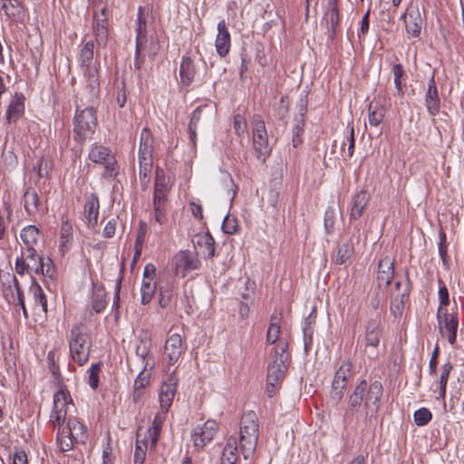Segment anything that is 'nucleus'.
<instances>
[{
    "instance_id": "43",
    "label": "nucleus",
    "mask_w": 464,
    "mask_h": 464,
    "mask_svg": "<svg viewBox=\"0 0 464 464\" xmlns=\"http://www.w3.org/2000/svg\"><path fill=\"white\" fill-rule=\"evenodd\" d=\"M30 292L34 295L35 304L40 305L43 311L47 313V298L36 279L31 282Z\"/></svg>"
},
{
    "instance_id": "5",
    "label": "nucleus",
    "mask_w": 464,
    "mask_h": 464,
    "mask_svg": "<svg viewBox=\"0 0 464 464\" xmlns=\"http://www.w3.org/2000/svg\"><path fill=\"white\" fill-rule=\"evenodd\" d=\"M154 139L148 128H143L140 138L138 152L139 178L142 190L148 188L153 166Z\"/></svg>"
},
{
    "instance_id": "35",
    "label": "nucleus",
    "mask_w": 464,
    "mask_h": 464,
    "mask_svg": "<svg viewBox=\"0 0 464 464\" xmlns=\"http://www.w3.org/2000/svg\"><path fill=\"white\" fill-rule=\"evenodd\" d=\"M354 253L353 244L351 241L344 242L337 247L336 254L333 256V262L336 265H345Z\"/></svg>"
},
{
    "instance_id": "53",
    "label": "nucleus",
    "mask_w": 464,
    "mask_h": 464,
    "mask_svg": "<svg viewBox=\"0 0 464 464\" xmlns=\"http://www.w3.org/2000/svg\"><path fill=\"white\" fill-rule=\"evenodd\" d=\"M93 34L99 46L104 47L108 43V27L103 24H93Z\"/></svg>"
},
{
    "instance_id": "1",
    "label": "nucleus",
    "mask_w": 464,
    "mask_h": 464,
    "mask_svg": "<svg viewBox=\"0 0 464 464\" xmlns=\"http://www.w3.org/2000/svg\"><path fill=\"white\" fill-rule=\"evenodd\" d=\"M382 394L383 387L379 381L368 384L366 380H360L347 396L344 420L353 418L363 405L364 421L372 424L376 420Z\"/></svg>"
},
{
    "instance_id": "45",
    "label": "nucleus",
    "mask_w": 464,
    "mask_h": 464,
    "mask_svg": "<svg viewBox=\"0 0 464 464\" xmlns=\"http://www.w3.org/2000/svg\"><path fill=\"white\" fill-rule=\"evenodd\" d=\"M107 305L106 293L103 288L94 290L92 297V307L95 313H102Z\"/></svg>"
},
{
    "instance_id": "36",
    "label": "nucleus",
    "mask_w": 464,
    "mask_h": 464,
    "mask_svg": "<svg viewBox=\"0 0 464 464\" xmlns=\"http://www.w3.org/2000/svg\"><path fill=\"white\" fill-rule=\"evenodd\" d=\"M198 246L204 249L205 258H212L215 256V239L209 232L197 236L194 242Z\"/></svg>"
},
{
    "instance_id": "22",
    "label": "nucleus",
    "mask_w": 464,
    "mask_h": 464,
    "mask_svg": "<svg viewBox=\"0 0 464 464\" xmlns=\"http://www.w3.org/2000/svg\"><path fill=\"white\" fill-rule=\"evenodd\" d=\"M168 191V181L165 177L164 170L157 167L155 170L153 203L166 204Z\"/></svg>"
},
{
    "instance_id": "10",
    "label": "nucleus",
    "mask_w": 464,
    "mask_h": 464,
    "mask_svg": "<svg viewBox=\"0 0 464 464\" xmlns=\"http://www.w3.org/2000/svg\"><path fill=\"white\" fill-rule=\"evenodd\" d=\"M86 343L87 337L82 332V325H73L69 336L70 356L80 366L84 365L89 360L90 347Z\"/></svg>"
},
{
    "instance_id": "23",
    "label": "nucleus",
    "mask_w": 464,
    "mask_h": 464,
    "mask_svg": "<svg viewBox=\"0 0 464 464\" xmlns=\"http://www.w3.org/2000/svg\"><path fill=\"white\" fill-rule=\"evenodd\" d=\"M100 203L96 194L87 197L84 204V216L89 227H95L98 224Z\"/></svg>"
},
{
    "instance_id": "31",
    "label": "nucleus",
    "mask_w": 464,
    "mask_h": 464,
    "mask_svg": "<svg viewBox=\"0 0 464 464\" xmlns=\"http://www.w3.org/2000/svg\"><path fill=\"white\" fill-rule=\"evenodd\" d=\"M369 195L366 191L361 190L358 192L353 200V206L351 208L350 218L351 219H358L362 217L368 202H369Z\"/></svg>"
},
{
    "instance_id": "63",
    "label": "nucleus",
    "mask_w": 464,
    "mask_h": 464,
    "mask_svg": "<svg viewBox=\"0 0 464 464\" xmlns=\"http://www.w3.org/2000/svg\"><path fill=\"white\" fill-rule=\"evenodd\" d=\"M93 24H103L105 27H108V14L107 8L103 6L100 12L94 11L93 15Z\"/></svg>"
},
{
    "instance_id": "18",
    "label": "nucleus",
    "mask_w": 464,
    "mask_h": 464,
    "mask_svg": "<svg viewBox=\"0 0 464 464\" xmlns=\"http://www.w3.org/2000/svg\"><path fill=\"white\" fill-rule=\"evenodd\" d=\"M401 20L404 21L405 29L408 34L412 37L420 35L422 27V18L420 9L417 5H411L401 16Z\"/></svg>"
},
{
    "instance_id": "57",
    "label": "nucleus",
    "mask_w": 464,
    "mask_h": 464,
    "mask_svg": "<svg viewBox=\"0 0 464 464\" xmlns=\"http://www.w3.org/2000/svg\"><path fill=\"white\" fill-rule=\"evenodd\" d=\"M324 225L327 234L333 233L334 229V210L328 207L324 212Z\"/></svg>"
},
{
    "instance_id": "60",
    "label": "nucleus",
    "mask_w": 464,
    "mask_h": 464,
    "mask_svg": "<svg viewBox=\"0 0 464 464\" xmlns=\"http://www.w3.org/2000/svg\"><path fill=\"white\" fill-rule=\"evenodd\" d=\"M160 431L149 428L142 440H145L150 449H154L158 443Z\"/></svg>"
},
{
    "instance_id": "54",
    "label": "nucleus",
    "mask_w": 464,
    "mask_h": 464,
    "mask_svg": "<svg viewBox=\"0 0 464 464\" xmlns=\"http://www.w3.org/2000/svg\"><path fill=\"white\" fill-rule=\"evenodd\" d=\"M136 34V46H144L147 43L146 23L142 21L140 14L137 19Z\"/></svg>"
},
{
    "instance_id": "46",
    "label": "nucleus",
    "mask_w": 464,
    "mask_h": 464,
    "mask_svg": "<svg viewBox=\"0 0 464 464\" xmlns=\"http://www.w3.org/2000/svg\"><path fill=\"white\" fill-rule=\"evenodd\" d=\"M140 435L137 434V441L134 450V464H143L146 457V451L148 450V443L145 440L140 439Z\"/></svg>"
},
{
    "instance_id": "42",
    "label": "nucleus",
    "mask_w": 464,
    "mask_h": 464,
    "mask_svg": "<svg viewBox=\"0 0 464 464\" xmlns=\"http://www.w3.org/2000/svg\"><path fill=\"white\" fill-rule=\"evenodd\" d=\"M325 19L327 24L329 25V29L332 31V34H334L339 24V14L337 3L335 0L329 1V6L328 11L325 14Z\"/></svg>"
},
{
    "instance_id": "40",
    "label": "nucleus",
    "mask_w": 464,
    "mask_h": 464,
    "mask_svg": "<svg viewBox=\"0 0 464 464\" xmlns=\"http://www.w3.org/2000/svg\"><path fill=\"white\" fill-rule=\"evenodd\" d=\"M38 235L39 229L35 226L29 225L24 227L21 230L20 237L25 246L24 248L34 247V245L37 243Z\"/></svg>"
},
{
    "instance_id": "4",
    "label": "nucleus",
    "mask_w": 464,
    "mask_h": 464,
    "mask_svg": "<svg viewBox=\"0 0 464 464\" xmlns=\"http://www.w3.org/2000/svg\"><path fill=\"white\" fill-rule=\"evenodd\" d=\"M259 420L254 411H247L241 416L239 423L240 451L244 459L250 458L257 446L259 438Z\"/></svg>"
},
{
    "instance_id": "56",
    "label": "nucleus",
    "mask_w": 464,
    "mask_h": 464,
    "mask_svg": "<svg viewBox=\"0 0 464 464\" xmlns=\"http://www.w3.org/2000/svg\"><path fill=\"white\" fill-rule=\"evenodd\" d=\"M312 324H313V321L309 317L305 318V320L303 324V334H304V343L305 348H307L309 345L312 344L313 334H314V329H313Z\"/></svg>"
},
{
    "instance_id": "26",
    "label": "nucleus",
    "mask_w": 464,
    "mask_h": 464,
    "mask_svg": "<svg viewBox=\"0 0 464 464\" xmlns=\"http://www.w3.org/2000/svg\"><path fill=\"white\" fill-rule=\"evenodd\" d=\"M158 288L159 304L162 308H166L173 297L175 288L174 279L170 277L166 280H159Z\"/></svg>"
},
{
    "instance_id": "33",
    "label": "nucleus",
    "mask_w": 464,
    "mask_h": 464,
    "mask_svg": "<svg viewBox=\"0 0 464 464\" xmlns=\"http://www.w3.org/2000/svg\"><path fill=\"white\" fill-rule=\"evenodd\" d=\"M24 205L26 213L29 216H35L39 211V197L35 189L32 187L26 188L24 194Z\"/></svg>"
},
{
    "instance_id": "48",
    "label": "nucleus",
    "mask_w": 464,
    "mask_h": 464,
    "mask_svg": "<svg viewBox=\"0 0 464 464\" xmlns=\"http://www.w3.org/2000/svg\"><path fill=\"white\" fill-rule=\"evenodd\" d=\"M305 121L303 118H295V124L292 128V143L295 148L298 147L302 142V135Z\"/></svg>"
},
{
    "instance_id": "11",
    "label": "nucleus",
    "mask_w": 464,
    "mask_h": 464,
    "mask_svg": "<svg viewBox=\"0 0 464 464\" xmlns=\"http://www.w3.org/2000/svg\"><path fill=\"white\" fill-rule=\"evenodd\" d=\"M88 158L94 163L104 167V176L115 178L119 173V166L111 150L99 143H93L89 150Z\"/></svg>"
},
{
    "instance_id": "50",
    "label": "nucleus",
    "mask_w": 464,
    "mask_h": 464,
    "mask_svg": "<svg viewBox=\"0 0 464 464\" xmlns=\"http://www.w3.org/2000/svg\"><path fill=\"white\" fill-rule=\"evenodd\" d=\"M102 371V362L92 363L88 369V384L93 390L97 389L100 381V372Z\"/></svg>"
},
{
    "instance_id": "17",
    "label": "nucleus",
    "mask_w": 464,
    "mask_h": 464,
    "mask_svg": "<svg viewBox=\"0 0 464 464\" xmlns=\"http://www.w3.org/2000/svg\"><path fill=\"white\" fill-rule=\"evenodd\" d=\"M179 378L175 372H172L161 385L159 400L160 409L163 412H167L173 402V399L177 392Z\"/></svg>"
},
{
    "instance_id": "3",
    "label": "nucleus",
    "mask_w": 464,
    "mask_h": 464,
    "mask_svg": "<svg viewBox=\"0 0 464 464\" xmlns=\"http://www.w3.org/2000/svg\"><path fill=\"white\" fill-rule=\"evenodd\" d=\"M288 344L285 341H279L275 347V353L267 365L266 393L273 397L280 387L287 371L286 361L289 357L287 353Z\"/></svg>"
},
{
    "instance_id": "20",
    "label": "nucleus",
    "mask_w": 464,
    "mask_h": 464,
    "mask_svg": "<svg viewBox=\"0 0 464 464\" xmlns=\"http://www.w3.org/2000/svg\"><path fill=\"white\" fill-rule=\"evenodd\" d=\"M218 34L215 40V48L219 57H226L231 48V36L225 20L218 23Z\"/></svg>"
},
{
    "instance_id": "34",
    "label": "nucleus",
    "mask_w": 464,
    "mask_h": 464,
    "mask_svg": "<svg viewBox=\"0 0 464 464\" xmlns=\"http://www.w3.org/2000/svg\"><path fill=\"white\" fill-rule=\"evenodd\" d=\"M1 8L12 20L17 21L23 17L24 7L20 0H2Z\"/></svg>"
},
{
    "instance_id": "37",
    "label": "nucleus",
    "mask_w": 464,
    "mask_h": 464,
    "mask_svg": "<svg viewBox=\"0 0 464 464\" xmlns=\"http://www.w3.org/2000/svg\"><path fill=\"white\" fill-rule=\"evenodd\" d=\"M392 72L394 76V85L396 88V92L394 95L402 98L404 95L403 88L405 87V71L403 69V66L401 63H395L392 65Z\"/></svg>"
},
{
    "instance_id": "8",
    "label": "nucleus",
    "mask_w": 464,
    "mask_h": 464,
    "mask_svg": "<svg viewBox=\"0 0 464 464\" xmlns=\"http://www.w3.org/2000/svg\"><path fill=\"white\" fill-rule=\"evenodd\" d=\"M96 111L93 107L76 110L73 118V138L77 142L83 143L92 139L97 127Z\"/></svg>"
},
{
    "instance_id": "29",
    "label": "nucleus",
    "mask_w": 464,
    "mask_h": 464,
    "mask_svg": "<svg viewBox=\"0 0 464 464\" xmlns=\"http://www.w3.org/2000/svg\"><path fill=\"white\" fill-rule=\"evenodd\" d=\"M238 459V448L236 437H229L223 449L220 464H237Z\"/></svg>"
},
{
    "instance_id": "61",
    "label": "nucleus",
    "mask_w": 464,
    "mask_h": 464,
    "mask_svg": "<svg viewBox=\"0 0 464 464\" xmlns=\"http://www.w3.org/2000/svg\"><path fill=\"white\" fill-rule=\"evenodd\" d=\"M48 162L44 159L41 158L37 160L36 164L34 166L33 170L37 173L39 178H44L48 176Z\"/></svg>"
},
{
    "instance_id": "2",
    "label": "nucleus",
    "mask_w": 464,
    "mask_h": 464,
    "mask_svg": "<svg viewBox=\"0 0 464 464\" xmlns=\"http://www.w3.org/2000/svg\"><path fill=\"white\" fill-rule=\"evenodd\" d=\"M14 269L19 276L29 275L31 282L36 275L53 278L55 272L53 260L39 256L34 247L22 248L20 256L15 258Z\"/></svg>"
},
{
    "instance_id": "6",
    "label": "nucleus",
    "mask_w": 464,
    "mask_h": 464,
    "mask_svg": "<svg viewBox=\"0 0 464 464\" xmlns=\"http://www.w3.org/2000/svg\"><path fill=\"white\" fill-rule=\"evenodd\" d=\"M57 429V441L62 451L66 452L72 449L74 443L84 444L88 439L87 428L76 418L69 417L66 425Z\"/></svg>"
},
{
    "instance_id": "19",
    "label": "nucleus",
    "mask_w": 464,
    "mask_h": 464,
    "mask_svg": "<svg viewBox=\"0 0 464 464\" xmlns=\"http://www.w3.org/2000/svg\"><path fill=\"white\" fill-rule=\"evenodd\" d=\"M394 277V260L389 256L380 259L376 271V282L379 287H388Z\"/></svg>"
},
{
    "instance_id": "64",
    "label": "nucleus",
    "mask_w": 464,
    "mask_h": 464,
    "mask_svg": "<svg viewBox=\"0 0 464 464\" xmlns=\"http://www.w3.org/2000/svg\"><path fill=\"white\" fill-rule=\"evenodd\" d=\"M439 299H440V306L444 308V306L449 305L450 304V296L448 288L446 287L445 284L441 282V280H439Z\"/></svg>"
},
{
    "instance_id": "39",
    "label": "nucleus",
    "mask_w": 464,
    "mask_h": 464,
    "mask_svg": "<svg viewBox=\"0 0 464 464\" xmlns=\"http://www.w3.org/2000/svg\"><path fill=\"white\" fill-rule=\"evenodd\" d=\"M157 283L154 281L153 277H146L142 278L141 286H140V295H141V304H148L156 291Z\"/></svg>"
},
{
    "instance_id": "38",
    "label": "nucleus",
    "mask_w": 464,
    "mask_h": 464,
    "mask_svg": "<svg viewBox=\"0 0 464 464\" xmlns=\"http://www.w3.org/2000/svg\"><path fill=\"white\" fill-rule=\"evenodd\" d=\"M409 301V290L393 296L391 300L390 310L394 317H401L403 314L405 304Z\"/></svg>"
},
{
    "instance_id": "44",
    "label": "nucleus",
    "mask_w": 464,
    "mask_h": 464,
    "mask_svg": "<svg viewBox=\"0 0 464 464\" xmlns=\"http://www.w3.org/2000/svg\"><path fill=\"white\" fill-rule=\"evenodd\" d=\"M280 317L276 314H273L270 318V324L266 333V342L274 344L277 341L279 342V334H280Z\"/></svg>"
},
{
    "instance_id": "14",
    "label": "nucleus",
    "mask_w": 464,
    "mask_h": 464,
    "mask_svg": "<svg viewBox=\"0 0 464 464\" xmlns=\"http://www.w3.org/2000/svg\"><path fill=\"white\" fill-rule=\"evenodd\" d=\"M382 338V330L380 327V320L370 319L367 322L363 338V352L371 360H375L378 355V347Z\"/></svg>"
},
{
    "instance_id": "32",
    "label": "nucleus",
    "mask_w": 464,
    "mask_h": 464,
    "mask_svg": "<svg viewBox=\"0 0 464 464\" xmlns=\"http://www.w3.org/2000/svg\"><path fill=\"white\" fill-rule=\"evenodd\" d=\"M73 240L72 225L66 219L62 222L60 228L59 249L61 252H67Z\"/></svg>"
},
{
    "instance_id": "41",
    "label": "nucleus",
    "mask_w": 464,
    "mask_h": 464,
    "mask_svg": "<svg viewBox=\"0 0 464 464\" xmlns=\"http://www.w3.org/2000/svg\"><path fill=\"white\" fill-rule=\"evenodd\" d=\"M353 364L350 359L343 360L336 370L334 378L348 383L353 375Z\"/></svg>"
},
{
    "instance_id": "13",
    "label": "nucleus",
    "mask_w": 464,
    "mask_h": 464,
    "mask_svg": "<svg viewBox=\"0 0 464 464\" xmlns=\"http://www.w3.org/2000/svg\"><path fill=\"white\" fill-rule=\"evenodd\" d=\"M251 123L254 150L256 157L264 161L271 152L266 124L259 115H254Z\"/></svg>"
},
{
    "instance_id": "25",
    "label": "nucleus",
    "mask_w": 464,
    "mask_h": 464,
    "mask_svg": "<svg viewBox=\"0 0 464 464\" xmlns=\"http://www.w3.org/2000/svg\"><path fill=\"white\" fill-rule=\"evenodd\" d=\"M196 75V66L193 60L188 56H183L181 58L179 66V78L180 83L183 86H189Z\"/></svg>"
},
{
    "instance_id": "21",
    "label": "nucleus",
    "mask_w": 464,
    "mask_h": 464,
    "mask_svg": "<svg viewBox=\"0 0 464 464\" xmlns=\"http://www.w3.org/2000/svg\"><path fill=\"white\" fill-rule=\"evenodd\" d=\"M425 106L430 116H436L440 109V100L434 76H431L428 82L427 91L425 93Z\"/></svg>"
},
{
    "instance_id": "59",
    "label": "nucleus",
    "mask_w": 464,
    "mask_h": 464,
    "mask_svg": "<svg viewBox=\"0 0 464 464\" xmlns=\"http://www.w3.org/2000/svg\"><path fill=\"white\" fill-rule=\"evenodd\" d=\"M234 130L238 136H243L246 131V121L241 114H237L234 117Z\"/></svg>"
},
{
    "instance_id": "27",
    "label": "nucleus",
    "mask_w": 464,
    "mask_h": 464,
    "mask_svg": "<svg viewBox=\"0 0 464 464\" xmlns=\"http://www.w3.org/2000/svg\"><path fill=\"white\" fill-rule=\"evenodd\" d=\"M24 97L21 93H15L6 111V120L9 123H14L24 114Z\"/></svg>"
},
{
    "instance_id": "12",
    "label": "nucleus",
    "mask_w": 464,
    "mask_h": 464,
    "mask_svg": "<svg viewBox=\"0 0 464 464\" xmlns=\"http://www.w3.org/2000/svg\"><path fill=\"white\" fill-rule=\"evenodd\" d=\"M436 318L438 321L439 333L442 337L447 338L450 344L454 347L457 342L459 328L458 313H448L445 308L439 307Z\"/></svg>"
},
{
    "instance_id": "16",
    "label": "nucleus",
    "mask_w": 464,
    "mask_h": 464,
    "mask_svg": "<svg viewBox=\"0 0 464 464\" xmlns=\"http://www.w3.org/2000/svg\"><path fill=\"white\" fill-rule=\"evenodd\" d=\"M186 350L183 340L179 334H170L164 345V360L168 366L174 365Z\"/></svg>"
},
{
    "instance_id": "9",
    "label": "nucleus",
    "mask_w": 464,
    "mask_h": 464,
    "mask_svg": "<svg viewBox=\"0 0 464 464\" xmlns=\"http://www.w3.org/2000/svg\"><path fill=\"white\" fill-rule=\"evenodd\" d=\"M53 404L49 422L53 429L59 428V430H61V427L68 420L69 405H72L71 394L64 385L60 386L59 390L53 394Z\"/></svg>"
},
{
    "instance_id": "55",
    "label": "nucleus",
    "mask_w": 464,
    "mask_h": 464,
    "mask_svg": "<svg viewBox=\"0 0 464 464\" xmlns=\"http://www.w3.org/2000/svg\"><path fill=\"white\" fill-rule=\"evenodd\" d=\"M222 230L225 234L233 235L237 231V220L235 217L227 215L222 222Z\"/></svg>"
},
{
    "instance_id": "47",
    "label": "nucleus",
    "mask_w": 464,
    "mask_h": 464,
    "mask_svg": "<svg viewBox=\"0 0 464 464\" xmlns=\"http://www.w3.org/2000/svg\"><path fill=\"white\" fill-rule=\"evenodd\" d=\"M347 384L348 383L344 382H343L338 379L334 378L332 382L330 396L331 399L336 403H339L343 400L344 392L347 389Z\"/></svg>"
},
{
    "instance_id": "30",
    "label": "nucleus",
    "mask_w": 464,
    "mask_h": 464,
    "mask_svg": "<svg viewBox=\"0 0 464 464\" xmlns=\"http://www.w3.org/2000/svg\"><path fill=\"white\" fill-rule=\"evenodd\" d=\"M198 258L191 255L188 251H181L176 256V266L178 269L184 271H192L200 266Z\"/></svg>"
},
{
    "instance_id": "51",
    "label": "nucleus",
    "mask_w": 464,
    "mask_h": 464,
    "mask_svg": "<svg viewBox=\"0 0 464 464\" xmlns=\"http://www.w3.org/2000/svg\"><path fill=\"white\" fill-rule=\"evenodd\" d=\"M431 419L432 413L426 407L420 408L413 413L414 422L417 426L420 427L427 425L431 420Z\"/></svg>"
},
{
    "instance_id": "52",
    "label": "nucleus",
    "mask_w": 464,
    "mask_h": 464,
    "mask_svg": "<svg viewBox=\"0 0 464 464\" xmlns=\"http://www.w3.org/2000/svg\"><path fill=\"white\" fill-rule=\"evenodd\" d=\"M136 355L140 359L141 365L143 366V370H146L150 365V348L143 341H140V343L136 345Z\"/></svg>"
},
{
    "instance_id": "28",
    "label": "nucleus",
    "mask_w": 464,
    "mask_h": 464,
    "mask_svg": "<svg viewBox=\"0 0 464 464\" xmlns=\"http://www.w3.org/2000/svg\"><path fill=\"white\" fill-rule=\"evenodd\" d=\"M387 109L380 101L374 99L368 106V121L372 127H378L383 121Z\"/></svg>"
},
{
    "instance_id": "49",
    "label": "nucleus",
    "mask_w": 464,
    "mask_h": 464,
    "mask_svg": "<svg viewBox=\"0 0 464 464\" xmlns=\"http://www.w3.org/2000/svg\"><path fill=\"white\" fill-rule=\"evenodd\" d=\"M453 369L451 362H448L441 366V373L440 377V397L444 400L446 396V389L448 379L450 372Z\"/></svg>"
},
{
    "instance_id": "15",
    "label": "nucleus",
    "mask_w": 464,
    "mask_h": 464,
    "mask_svg": "<svg viewBox=\"0 0 464 464\" xmlns=\"http://www.w3.org/2000/svg\"><path fill=\"white\" fill-rule=\"evenodd\" d=\"M218 429V423L213 420H207L202 426H197L191 432L194 447L202 450L212 441Z\"/></svg>"
},
{
    "instance_id": "62",
    "label": "nucleus",
    "mask_w": 464,
    "mask_h": 464,
    "mask_svg": "<svg viewBox=\"0 0 464 464\" xmlns=\"http://www.w3.org/2000/svg\"><path fill=\"white\" fill-rule=\"evenodd\" d=\"M370 10H368L362 16L360 27L357 32V35L360 39L364 38V36L367 34L369 28H370Z\"/></svg>"
},
{
    "instance_id": "58",
    "label": "nucleus",
    "mask_w": 464,
    "mask_h": 464,
    "mask_svg": "<svg viewBox=\"0 0 464 464\" xmlns=\"http://www.w3.org/2000/svg\"><path fill=\"white\" fill-rule=\"evenodd\" d=\"M146 370H143V366H141V370L139 372L138 376L135 379L134 382V389L135 390H141L145 388L150 382V373L147 372Z\"/></svg>"
},
{
    "instance_id": "24",
    "label": "nucleus",
    "mask_w": 464,
    "mask_h": 464,
    "mask_svg": "<svg viewBox=\"0 0 464 464\" xmlns=\"http://www.w3.org/2000/svg\"><path fill=\"white\" fill-rule=\"evenodd\" d=\"M0 286L4 295L11 298H14V292L21 288L15 275L4 270H0Z\"/></svg>"
},
{
    "instance_id": "7",
    "label": "nucleus",
    "mask_w": 464,
    "mask_h": 464,
    "mask_svg": "<svg viewBox=\"0 0 464 464\" xmlns=\"http://www.w3.org/2000/svg\"><path fill=\"white\" fill-rule=\"evenodd\" d=\"M94 43L92 40L86 42L81 46L78 62L83 70L84 77L87 81V87L92 97L97 96L100 90V82L98 77V68L93 63Z\"/></svg>"
}]
</instances>
